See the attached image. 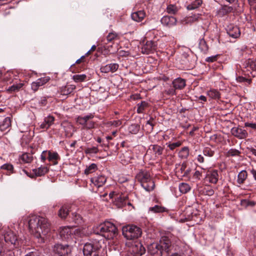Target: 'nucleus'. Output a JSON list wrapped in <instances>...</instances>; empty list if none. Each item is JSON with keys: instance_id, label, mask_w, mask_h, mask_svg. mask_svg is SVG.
Instances as JSON below:
<instances>
[{"instance_id": "obj_48", "label": "nucleus", "mask_w": 256, "mask_h": 256, "mask_svg": "<svg viewBox=\"0 0 256 256\" xmlns=\"http://www.w3.org/2000/svg\"><path fill=\"white\" fill-rule=\"evenodd\" d=\"M186 86V81L182 78H177V88L182 89Z\"/></svg>"}, {"instance_id": "obj_12", "label": "nucleus", "mask_w": 256, "mask_h": 256, "mask_svg": "<svg viewBox=\"0 0 256 256\" xmlns=\"http://www.w3.org/2000/svg\"><path fill=\"white\" fill-rule=\"evenodd\" d=\"M148 250L153 256H161L162 255V246L157 243H153L148 246Z\"/></svg>"}, {"instance_id": "obj_27", "label": "nucleus", "mask_w": 256, "mask_h": 256, "mask_svg": "<svg viewBox=\"0 0 256 256\" xmlns=\"http://www.w3.org/2000/svg\"><path fill=\"white\" fill-rule=\"evenodd\" d=\"M34 160L32 154L30 153H24L20 157V160L23 163H30Z\"/></svg>"}, {"instance_id": "obj_16", "label": "nucleus", "mask_w": 256, "mask_h": 256, "mask_svg": "<svg viewBox=\"0 0 256 256\" xmlns=\"http://www.w3.org/2000/svg\"><path fill=\"white\" fill-rule=\"evenodd\" d=\"M231 133L233 136L240 139L244 138L248 136L246 130L236 127L231 129Z\"/></svg>"}, {"instance_id": "obj_20", "label": "nucleus", "mask_w": 256, "mask_h": 256, "mask_svg": "<svg viewBox=\"0 0 256 256\" xmlns=\"http://www.w3.org/2000/svg\"><path fill=\"white\" fill-rule=\"evenodd\" d=\"M106 178L104 176H99L91 178V182L98 188L102 186L106 182Z\"/></svg>"}, {"instance_id": "obj_2", "label": "nucleus", "mask_w": 256, "mask_h": 256, "mask_svg": "<svg viewBox=\"0 0 256 256\" xmlns=\"http://www.w3.org/2000/svg\"><path fill=\"white\" fill-rule=\"evenodd\" d=\"M85 234L84 229L80 228H75L72 227L64 226L60 228V234L62 238L68 241L72 240L76 242V237L80 236Z\"/></svg>"}, {"instance_id": "obj_5", "label": "nucleus", "mask_w": 256, "mask_h": 256, "mask_svg": "<svg viewBox=\"0 0 256 256\" xmlns=\"http://www.w3.org/2000/svg\"><path fill=\"white\" fill-rule=\"evenodd\" d=\"M122 234L128 240H134L139 238L142 234V230L134 225H127L122 228Z\"/></svg>"}, {"instance_id": "obj_10", "label": "nucleus", "mask_w": 256, "mask_h": 256, "mask_svg": "<svg viewBox=\"0 0 256 256\" xmlns=\"http://www.w3.org/2000/svg\"><path fill=\"white\" fill-rule=\"evenodd\" d=\"M70 250L68 246H64L60 244L55 245L54 248V252L58 256H66L68 254Z\"/></svg>"}, {"instance_id": "obj_63", "label": "nucleus", "mask_w": 256, "mask_h": 256, "mask_svg": "<svg viewBox=\"0 0 256 256\" xmlns=\"http://www.w3.org/2000/svg\"><path fill=\"white\" fill-rule=\"evenodd\" d=\"M224 10L226 12H232L233 10V8L231 6H225L224 8Z\"/></svg>"}, {"instance_id": "obj_53", "label": "nucleus", "mask_w": 256, "mask_h": 256, "mask_svg": "<svg viewBox=\"0 0 256 256\" xmlns=\"http://www.w3.org/2000/svg\"><path fill=\"white\" fill-rule=\"evenodd\" d=\"M203 194L208 196H212L214 194V190L211 188H205L203 190Z\"/></svg>"}, {"instance_id": "obj_23", "label": "nucleus", "mask_w": 256, "mask_h": 256, "mask_svg": "<svg viewBox=\"0 0 256 256\" xmlns=\"http://www.w3.org/2000/svg\"><path fill=\"white\" fill-rule=\"evenodd\" d=\"M48 158L50 162L53 163L54 164H57L58 160H60V156L56 152H52L48 151Z\"/></svg>"}, {"instance_id": "obj_41", "label": "nucleus", "mask_w": 256, "mask_h": 256, "mask_svg": "<svg viewBox=\"0 0 256 256\" xmlns=\"http://www.w3.org/2000/svg\"><path fill=\"white\" fill-rule=\"evenodd\" d=\"M179 190L182 194H186L190 190V186L186 183H182L179 185Z\"/></svg>"}, {"instance_id": "obj_8", "label": "nucleus", "mask_w": 256, "mask_h": 256, "mask_svg": "<svg viewBox=\"0 0 256 256\" xmlns=\"http://www.w3.org/2000/svg\"><path fill=\"white\" fill-rule=\"evenodd\" d=\"M127 250L131 253L132 256H142L146 252L145 248L143 246L138 242L130 243Z\"/></svg>"}, {"instance_id": "obj_49", "label": "nucleus", "mask_w": 256, "mask_h": 256, "mask_svg": "<svg viewBox=\"0 0 256 256\" xmlns=\"http://www.w3.org/2000/svg\"><path fill=\"white\" fill-rule=\"evenodd\" d=\"M118 34L114 32H112L108 34L106 36V40L108 42H110L114 40H116L118 38Z\"/></svg>"}, {"instance_id": "obj_47", "label": "nucleus", "mask_w": 256, "mask_h": 256, "mask_svg": "<svg viewBox=\"0 0 256 256\" xmlns=\"http://www.w3.org/2000/svg\"><path fill=\"white\" fill-rule=\"evenodd\" d=\"M148 104L146 102H142L140 104H138L137 112L138 113H142L145 108L146 107Z\"/></svg>"}, {"instance_id": "obj_46", "label": "nucleus", "mask_w": 256, "mask_h": 256, "mask_svg": "<svg viewBox=\"0 0 256 256\" xmlns=\"http://www.w3.org/2000/svg\"><path fill=\"white\" fill-rule=\"evenodd\" d=\"M0 168L8 170L10 173H12L14 166L10 164H5L0 166Z\"/></svg>"}, {"instance_id": "obj_42", "label": "nucleus", "mask_w": 256, "mask_h": 256, "mask_svg": "<svg viewBox=\"0 0 256 256\" xmlns=\"http://www.w3.org/2000/svg\"><path fill=\"white\" fill-rule=\"evenodd\" d=\"M199 48L204 52H206L208 50V46L206 42L204 39H201L199 42Z\"/></svg>"}, {"instance_id": "obj_21", "label": "nucleus", "mask_w": 256, "mask_h": 256, "mask_svg": "<svg viewBox=\"0 0 256 256\" xmlns=\"http://www.w3.org/2000/svg\"><path fill=\"white\" fill-rule=\"evenodd\" d=\"M11 126V119L10 117L5 118L0 122V130L2 132L7 130Z\"/></svg>"}, {"instance_id": "obj_33", "label": "nucleus", "mask_w": 256, "mask_h": 256, "mask_svg": "<svg viewBox=\"0 0 256 256\" xmlns=\"http://www.w3.org/2000/svg\"><path fill=\"white\" fill-rule=\"evenodd\" d=\"M160 246H162V250H168L171 244L170 240L166 238H164L160 241Z\"/></svg>"}, {"instance_id": "obj_35", "label": "nucleus", "mask_w": 256, "mask_h": 256, "mask_svg": "<svg viewBox=\"0 0 256 256\" xmlns=\"http://www.w3.org/2000/svg\"><path fill=\"white\" fill-rule=\"evenodd\" d=\"M248 176L247 172L246 170H242L239 172L238 176L237 182L239 184H242L244 182Z\"/></svg>"}, {"instance_id": "obj_26", "label": "nucleus", "mask_w": 256, "mask_h": 256, "mask_svg": "<svg viewBox=\"0 0 256 256\" xmlns=\"http://www.w3.org/2000/svg\"><path fill=\"white\" fill-rule=\"evenodd\" d=\"M48 171V169L46 166H40L38 168L32 170L34 174L36 176H41L46 174Z\"/></svg>"}, {"instance_id": "obj_29", "label": "nucleus", "mask_w": 256, "mask_h": 256, "mask_svg": "<svg viewBox=\"0 0 256 256\" xmlns=\"http://www.w3.org/2000/svg\"><path fill=\"white\" fill-rule=\"evenodd\" d=\"M90 128H82V139L83 141H87L92 137V132Z\"/></svg>"}, {"instance_id": "obj_1", "label": "nucleus", "mask_w": 256, "mask_h": 256, "mask_svg": "<svg viewBox=\"0 0 256 256\" xmlns=\"http://www.w3.org/2000/svg\"><path fill=\"white\" fill-rule=\"evenodd\" d=\"M28 229L36 238H40L44 242L50 232V224L48 220L42 217L36 215H30L25 219Z\"/></svg>"}, {"instance_id": "obj_51", "label": "nucleus", "mask_w": 256, "mask_h": 256, "mask_svg": "<svg viewBox=\"0 0 256 256\" xmlns=\"http://www.w3.org/2000/svg\"><path fill=\"white\" fill-rule=\"evenodd\" d=\"M144 128L146 129L148 132H150L153 130V124L150 120H148L146 122Z\"/></svg>"}, {"instance_id": "obj_6", "label": "nucleus", "mask_w": 256, "mask_h": 256, "mask_svg": "<svg viewBox=\"0 0 256 256\" xmlns=\"http://www.w3.org/2000/svg\"><path fill=\"white\" fill-rule=\"evenodd\" d=\"M102 248L100 241L94 240L86 243L84 246L83 252L84 256H98V251Z\"/></svg>"}, {"instance_id": "obj_4", "label": "nucleus", "mask_w": 256, "mask_h": 256, "mask_svg": "<svg viewBox=\"0 0 256 256\" xmlns=\"http://www.w3.org/2000/svg\"><path fill=\"white\" fill-rule=\"evenodd\" d=\"M136 178L140 182L142 186L148 192H150L154 189V184L152 180L150 174L145 171H141L136 175Z\"/></svg>"}, {"instance_id": "obj_22", "label": "nucleus", "mask_w": 256, "mask_h": 256, "mask_svg": "<svg viewBox=\"0 0 256 256\" xmlns=\"http://www.w3.org/2000/svg\"><path fill=\"white\" fill-rule=\"evenodd\" d=\"M126 198L125 196L116 195L114 204L118 208H122L126 205Z\"/></svg>"}, {"instance_id": "obj_59", "label": "nucleus", "mask_w": 256, "mask_h": 256, "mask_svg": "<svg viewBox=\"0 0 256 256\" xmlns=\"http://www.w3.org/2000/svg\"><path fill=\"white\" fill-rule=\"evenodd\" d=\"M236 80L238 82H248L250 83V80H248L242 76H239V77L237 78Z\"/></svg>"}, {"instance_id": "obj_11", "label": "nucleus", "mask_w": 256, "mask_h": 256, "mask_svg": "<svg viewBox=\"0 0 256 256\" xmlns=\"http://www.w3.org/2000/svg\"><path fill=\"white\" fill-rule=\"evenodd\" d=\"M162 151L163 148L160 146L156 144L152 145L148 150L146 155L152 154L154 156L152 157V158H154L162 154Z\"/></svg>"}, {"instance_id": "obj_55", "label": "nucleus", "mask_w": 256, "mask_h": 256, "mask_svg": "<svg viewBox=\"0 0 256 256\" xmlns=\"http://www.w3.org/2000/svg\"><path fill=\"white\" fill-rule=\"evenodd\" d=\"M167 11L170 14H174L176 11V8L173 5L169 6L167 8Z\"/></svg>"}, {"instance_id": "obj_30", "label": "nucleus", "mask_w": 256, "mask_h": 256, "mask_svg": "<svg viewBox=\"0 0 256 256\" xmlns=\"http://www.w3.org/2000/svg\"><path fill=\"white\" fill-rule=\"evenodd\" d=\"M227 32L230 37L233 38H237L240 36V30L236 26L232 27V29L230 28L228 30Z\"/></svg>"}, {"instance_id": "obj_34", "label": "nucleus", "mask_w": 256, "mask_h": 256, "mask_svg": "<svg viewBox=\"0 0 256 256\" xmlns=\"http://www.w3.org/2000/svg\"><path fill=\"white\" fill-rule=\"evenodd\" d=\"M202 0H195L191 4H188L186 6V8L188 10H193L198 8L202 5Z\"/></svg>"}, {"instance_id": "obj_62", "label": "nucleus", "mask_w": 256, "mask_h": 256, "mask_svg": "<svg viewBox=\"0 0 256 256\" xmlns=\"http://www.w3.org/2000/svg\"><path fill=\"white\" fill-rule=\"evenodd\" d=\"M120 56H128L129 55V52H128L120 50Z\"/></svg>"}, {"instance_id": "obj_54", "label": "nucleus", "mask_w": 256, "mask_h": 256, "mask_svg": "<svg viewBox=\"0 0 256 256\" xmlns=\"http://www.w3.org/2000/svg\"><path fill=\"white\" fill-rule=\"evenodd\" d=\"M108 124L114 127H118L122 124V121L120 120H114L110 122Z\"/></svg>"}, {"instance_id": "obj_31", "label": "nucleus", "mask_w": 256, "mask_h": 256, "mask_svg": "<svg viewBox=\"0 0 256 256\" xmlns=\"http://www.w3.org/2000/svg\"><path fill=\"white\" fill-rule=\"evenodd\" d=\"M62 126L66 134L68 136H72L74 132V127L70 123H64Z\"/></svg>"}, {"instance_id": "obj_15", "label": "nucleus", "mask_w": 256, "mask_h": 256, "mask_svg": "<svg viewBox=\"0 0 256 256\" xmlns=\"http://www.w3.org/2000/svg\"><path fill=\"white\" fill-rule=\"evenodd\" d=\"M156 49V44L152 40L147 41L142 47V52L144 54L152 52Z\"/></svg>"}, {"instance_id": "obj_52", "label": "nucleus", "mask_w": 256, "mask_h": 256, "mask_svg": "<svg viewBox=\"0 0 256 256\" xmlns=\"http://www.w3.org/2000/svg\"><path fill=\"white\" fill-rule=\"evenodd\" d=\"M186 163H183L182 164L181 168H180V169L182 174H183V172H184V174L182 175V176H184L188 174V172H190L188 170H186Z\"/></svg>"}, {"instance_id": "obj_40", "label": "nucleus", "mask_w": 256, "mask_h": 256, "mask_svg": "<svg viewBox=\"0 0 256 256\" xmlns=\"http://www.w3.org/2000/svg\"><path fill=\"white\" fill-rule=\"evenodd\" d=\"M86 76L84 74H75L72 76L73 80L76 82H84L86 80Z\"/></svg>"}, {"instance_id": "obj_43", "label": "nucleus", "mask_w": 256, "mask_h": 256, "mask_svg": "<svg viewBox=\"0 0 256 256\" xmlns=\"http://www.w3.org/2000/svg\"><path fill=\"white\" fill-rule=\"evenodd\" d=\"M140 130V126L137 124H131L128 128L130 132L132 134H136Z\"/></svg>"}, {"instance_id": "obj_57", "label": "nucleus", "mask_w": 256, "mask_h": 256, "mask_svg": "<svg viewBox=\"0 0 256 256\" xmlns=\"http://www.w3.org/2000/svg\"><path fill=\"white\" fill-rule=\"evenodd\" d=\"M228 154L232 156H238L239 154V152L236 150H230L228 152Z\"/></svg>"}, {"instance_id": "obj_64", "label": "nucleus", "mask_w": 256, "mask_h": 256, "mask_svg": "<svg viewBox=\"0 0 256 256\" xmlns=\"http://www.w3.org/2000/svg\"><path fill=\"white\" fill-rule=\"evenodd\" d=\"M197 160L200 163H202L204 162V156L200 154L198 155L197 158Z\"/></svg>"}, {"instance_id": "obj_24", "label": "nucleus", "mask_w": 256, "mask_h": 256, "mask_svg": "<svg viewBox=\"0 0 256 256\" xmlns=\"http://www.w3.org/2000/svg\"><path fill=\"white\" fill-rule=\"evenodd\" d=\"M145 12L143 10H140L135 12H133L131 14V17L133 20L136 22H141L145 17Z\"/></svg>"}, {"instance_id": "obj_13", "label": "nucleus", "mask_w": 256, "mask_h": 256, "mask_svg": "<svg viewBox=\"0 0 256 256\" xmlns=\"http://www.w3.org/2000/svg\"><path fill=\"white\" fill-rule=\"evenodd\" d=\"M50 80V78L48 76L43 77L38 79L35 82L32 83L31 88L32 90L34 92H36L40 86L46 84Z\"/></svg>"}, {"instance_id": "obj_18", "label": "nucleus", "mask_w": 256, "mask_h": 256, "mask_svg": "<svg viewBox=\"0 0 256 256\" xmlns=\"http://www.w3.org/2000/svg\"><path fill=\"white\" fill-rule=\"evenodd\" d=\"M118 68V64H108L100 68V71L102 72L108 73L110 72H114L117 70Z\"/></svg>"}, {"instance_id": "obj_25", "label": "nucleus", "mask_w": 256, "mask_h": 256, "mask_svg": "<svg viewBox=\"0 0 256 256\" xmlns=\"http://www.w3.org/2000/svg\"><path fill=\"white\" fill-rule=\"evenodd\" d=\"M76 88V86L74 84H67L62 86L60 90V92L63 95H68L71 94Z\"/></svg>"}, {"instance_id": "obj_36", "label": "nucleus", "mask_w": 256, "mask_h": 256, "mask_svg": "<svg viewBox=\"0 0 256 256\" xmlns=\"http://www.w3.org/2000/svg\"><path fill=\"white\" fill-rule=\"evenodd\" d=\"M246 67L247 68L248 70H256V61L248 59L246 62Z\"/></svg>"}, {"instance_id": "obj_56", "label": "nucleus", "mask_w": 256, "mask_h": 256, "mask_svg": "<svg viewBox=\"0 0 256 256\" xmlns=\"http://www.w3.org/2000/svg\"><path fill=\"white\" fill-rule=\"evenodd\" d=\"M48 151L44 150L42 152L40 158L42 162H44L47 158Z\"/></svg>"}, {"instance_id": "obj_39", "label": "nucleus", "mask_w": 256, "mask_h": 256, "mask_svg": "<svg viewBox=\"0 0 256 256\" xmlns=\"http://www.w3.org/2000/svg\"><path fill=\"white\" fill-rule=\"evenodd\" d=\"M198 14H194L193 16L186 18L183 21V22H184L186 24H192L198 20Z\"/></svg>"}, {"instance_id": "obj_32", "label": "nucleus", "mask_w": 256, "mask_h": 256, "mask_svg": "<svg viewBox=\"0 0 256 256\" xmlns=\"http://www.w3.org/2000/svg\"><path fill=\"white\" fill-rule=\"evenodd\" d=\"M149 212H150L153 213H158V212H166V208L164 206H162L160 205H155L154 206L150 207L148 209Z\"/></svg>"}, {"instance_id": "obj_3", "label": "nucleus", "mask_w": 256, "mask_h": 256, "mask_svg": "<svg viewBox=\"0 0 256 256\" xmlns=\"http://www.w3.org/2000/svg\"><path fill=\"white\" fill-rule=\"evenodd\" d=\"M94 232L110 239L115 236L117 232V228L112 223L106 222L96 226L94 228Z\"/></svg>"}, {"instance_id": "obj_38", "label": "nucleus", "mask_w": 256, "mask_h": 256, "mask_svg": "<svg viewBox=\"0 0 256 256\" xmlns=\"http://www.w3.org/2000/svg\"><path fill=\"white\" fill-rule=\"evenodd\" d=\"M98 169L97 166L95 164H92L86 167L84 171V174L88 175L96 172Z\"/></svg>"}, {"instance_id": "obj_60", "label": "nucleus", "mask_w": 256, "mask_h": 256, "mask_svg": "<svg viewBox=\"0 0 256 256\" xmlns=\"http://www.w3.org/2000/svg\"><path fill=\"white\" fill-rule=\"evenodd\" d=\"M216 60V56H212L207 58L206 60L208 62H213Z\"/></svg>"}, {"instance_id": "obj_50", "label": "nucleus", "mask_w": 256, "mask_h": 256, "mask_svg": "<svg viewBox=\"0 0 256 256\" xmlns=\"http://www.w3.org/2000/svg\"><path fill=\"white\" fill-rule=\"evenodd\" d=\"M98 152V148L96 146L88 148L85 150L86 153L88 154H96Z\"/></svg>"}, {"instance_id": "obj_44", "label": "nucleus", "mask_w": 256, "mask_h": 256, "mask_svg": "<svg viewBox=\"0 0 256 256\" xmlns=\"http://www.w3.org/2000/svg\"><path fill=\"white\" fill-rule=\"evenodd\" d=\"M22 86L23 84L21 83L14 84L11 86L9 87L7 90L10 92L18 91L20 90V88L22 87Z\"/></svg>"}, {"instance_id": "obj_45", "label": "nucleus", "mask_w": 256, "mask_h": 256, "mask_svg": "<svg viewBox=\"0 0 256 256\" xmlns=\"http://www.w3.org/2000/svg\"><path fill=\"white\" fill-rule=\"evenodd\" d=\"M188 156V149L186 147L183 148L179 152V156L186 158Z\"/></svg>"}, {"instance_id": "obj_58", "label": "nucleus", "mask_w": 256, "mask_h": 256, "mask_svg": "<svg viewBox=\"0 0 256 256\" xmlns=\"http://www.w3.org/2000/svg\"><path fill=\"white\" fill-rule=\"evenodd\" d=\"M202 174V172H200L198 170H196L194 174V177L195 178L200 180Z\"/></svg>"}, {"instance_id": "obj_7", "label": "nucleus", "mask_w": 256, "mask_h": 256, "mask_svg": "<svg viewBox=\"0 0 256 256\" xmlns=\"http://www.w3.org/2000/svg\"><path fill=\"white\" fill-rule=\"evenodd\" d=\"M94 116L92 114H89L84 116H79L76 119V122L83 126V128H93L95 127V122L92 120Z\"/></svg>"}, {"instance_id": "obj_14", "label": "nucleus", "mask_w": 256, "mask_h": 256, "mask_svg": "<svg viewBox=\"0 0 256 256\" xmlns=\"http://www.w3.org/2000/svg\"><path fill=\"white\" fill-rule=\"evenodd\" d=\"M206 180L209 182L216 184L218 180V174L216 170H208L205 176Z\"/></svg>"}, {"instance_id": "obj_19", "label": "nucleus", "mask_w": 256, "mask_h": 256, "mask_svg": "<svg viewBox=\"0 0 256 256\" xmlns=\"http://www.w3.org/2000/svg\"><path fill=\"white\" fill-rule=\"evenodd\" d=\"M54 118L52 116H48L44 118L43 122L40 124V128L42 129H48L53 124Z\"/></svg>"}, {"instance_id": "obj_61", "label": "nucleus", "mask_w": 256, "mask_h": 256, "mask_svg": "<svg viewBox=\"0 0 256 256\" xmlns=\"http://www.w3.org/2000/svg\"><path fill=\"white\" fill-rule=\"evenodd\" d=\"M245 126L250 127L254 129H256V124L246 122L244 124Z\"/></svg>"}, {"instance_id": "obj_17", "label": "nucleus", "mask_w": 256, "mask_h": 256, "mask_svg": "<svg viewBox=\"0 0 256 256\" xmlns=\"http://www.w3.org/2000/svg\"><path fill=\"white\" fill-rule=\"evenodd\" d=\"M161 22L162 24L168 26H173L176 22V18L174 16H166L161 19Z\"/></svg>"}, {"instance_id": "obj_37", "label": "nucleus", "mask_w": 256, "mask_h": 256, "mask_svg": "<svg viewBox=\"0 0 256 256\" xmlns=\"http://www.w3.org/2000/svg\"><path fill=\"white\" fill-rule=\"evenodd\" d=\"M207 95L212 99L218 100L220 98V94L216 90H210L207 92Z\"/></svg>"}, {"instance_id": "obj_9", "label": "nucleus", "mask_w": 256, "mask_h": 256, "mask_svg": "<svg viewBox=\"0 0 256 256\" xmlns=\"http://www.w3.org/2000/svg\"><path fill=\"white\" fill-rule=\"evenodd\" d=\"M4 238L6 242L10 243L14 246L19 244L16 236L11 230H8L4 233Z\"/></svg>"}, {"instance_id": "obj_28", "label": "nucleus", "mask_w": 256, "mask_h": 256, "mask_svg": "<svg viewBox=\"0 0 256 256\" xmlns=\"http://www.w3.org/2000/svg\"><path fill=\"white\" fill-rule=\"evenodd\" d=\"M69 212L68 206L67 205L62 206L58 212V216L60 218L64 219L66 218Z\"/></svg>"}]
</instances>
